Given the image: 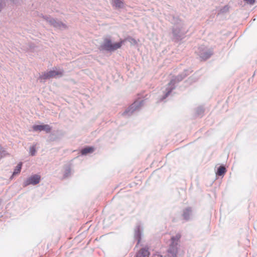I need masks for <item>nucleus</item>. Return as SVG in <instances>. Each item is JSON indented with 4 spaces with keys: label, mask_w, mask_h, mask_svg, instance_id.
Here are the masks:
<instances>
[{
    "label": "nucleus",
    "mask_w": 257,
    "mask_h": 257,
    "mask_svg": "<svg viewBox=\"0 0 257 257\" xmlns=\"http://www.w3.org/2000/svg\"><path fill=\"white\" fill-rule=\"evenodd\" d=\"M172 23L174 24L172 29L173 38L176 40H181L188 31L184 23L177 18H174Z\"/></svg>",
    "instance_id": "1"
},
{
    "label": "nucleus",
    "mask_w": 257,
    "mask_h": 257,
    "mask_svg": "<svg viewBox=\"0 0 257 257\" xmlns=\"http://www.w3.org/2000/svg\"><path fill=\"white\" fill-rule=\"evenodd\" d=\"M144 100H137L135 101L122 114L123 116H130L136 111L139 110L143 105Z\"/></svg>",
    "instance_id": "4"
},
{
    "label": "nucleus",
    "mask_w": 257,
    "mask_h": 257,
    "mask_svg": "<svg viewBox=\"0 0 257 257\" xmlns=\"http://www.w3.org/2000/svg\"><path fill=\"white\" fill-rule=\"evenodd\" d=\"M187 74L186 73H183V74L179 75L175 78L172 79L168 83V86L166 88V92L163 97L161 98V100H163L165 99L170 94L172 91L174 89L175 87V84L182 80L187 76Z\"/></svg>",
    "instance_id": "2"
},
{
    "label": "nucleus",
    "mask_w": 257,
    "mask_h": 257,
    "mask_svg": "<svg viewBox=\"0 0 257 257\" xmlns=\"http://www.w3.org/2000/svg\"><path fill=\"white\" fill-rule=\"evenodd\" d=\"M225 172H226L225 168L223 166H220L217 170L216 174L218 176H222L225 173Z\"/></svg>",
    "instance_id": "17"
},
{
    "label": "nucleus",
    "mask_w": 257,
    "mask_h": 257,
    "mask_svg": "<svg viewBox=\"0 0 257 257\" xmlns=\"http://www.w3.org/2000/svg\"><path fill=\"white\" fill-rule=\"evenodd\" d=\"M121 42H116L112 44L110 39L106 38L104 39L103 44L101 45L102 50L113 51L121 47Z\"/></svg>",
    "instance_id": "3"
},
{
    "label": "nucleus",
    "mask_w": 257,
    "mask_h": 257,
    "mask_svg": "<svg viewBox=\"0 0 257 257\" xmlns=\"http://www.w3.org/2000/svg\"><path fill=\"white\" fill-rule=\"evenodd\" d=\"M36 150L34 147H32L30 148V153L32 156H34L35 154Z\"/></svg>",
    "instance_id": "19"
},
{
    "label": "nucleus",
    "mask_w": 257,
    "mask_h": 257,
    "mask_svg": "<svg viewBox=\"0 0 257 257\" xmlns=\"http://www.w3.org/2000/svg\"><path fill=\"white\" fill-rule=\"evenodd\" d=\"M192 210L190 207H187L183 211L182 216L186 220H189L192 216Z\"/></svg>",
    "instance_id": "10"
},
{
    "label": "nucleus",
    "mask_w": 257,
    "mask_h": 257,
    "mask_svg": "<svg viewBox=\"0 0 257 257\" xmlns=\"http://www.w3.org/2000/svg\"><path fill=\"white\" fill-rule=\"evenodd\" d=\"M70 174H71V170L69 168L65 169V177L68 176V175Z\"/></svg>",
    "instance_id": "20"
},
{
    "label": "nucleus",
    "mask_w": 257,
    "mask_h": 257,
    "mask_svg": "<svg viewBox=\"0 0 257 257\" xmlns=\"http://www.w3.org/2000/svg\"><path fill=\"white\" fill-rule=\"evenodd\" d=\"M197 112L198 114H200L203 112V110L202 108L200 107L197 109Z\"/></svg>",
    "instance_id": "22"
},
{
    "label": "nucleus",
    "mask_w": 257,
    "mask_h": 257,
    "mask_svg": "<svg viewBox=\"0 0 257 257\" xmlns=\"http://www.w3.org/2000/svg\"><path fill=\"white\" fill-rule=\"evenodd\" d=\"M177 249L173 248L169 249L168 257H177Z\"/></svg>",
    "instance_id": "15"
},
{
    "label": "nucleus",
    "mask_w": 257,
    "mask_h": 257,
    "mask_svg": "<svg viewBox=\"0 0 257 257\" xmlns=\"http://www.w3.org/2000/svg\"><path fill=\"white\" fill-rule=\"evenodd\" d=\"M40 176L38 175H35L29 178L24 183L23 186L26 187L30 184L36 185L39 183Z\"/></svg>",
    "instance_id": "7"
},
{
    "label": "nucleus",
    "mask_w": 257,
    "mask_h": 257,
    "mask_svg": "<svg viewBox=\"0 0 257 257\" xmlns=\"http://www.w3.org/2000/svg\"><path fill=\"white\" fill-rule=\"evenodd\" d=\"M33 129L35 131H45L47 133L51 132V127L48 124L34 125L33 126Z\"/></svg>",
    "instance_id": "8"
},
{
    "label": "nucleus",
    "mask_w": 257,
    "mask_h": 257,
    "mask_svg": "<svg viewBox=\"0 0 257 257\" xmlns=\"http://www.w3.org/2000/svg\"><path fill=\"white\" fill-rule=\"evenodd\" d=\"M140 257H147L149 254L148 249L146 248H142L137 253Z\"/></svg>",
    "instance_id": "13"
},
{
    "label": "nucleus",
    "mask_w": 257,
    "mask_h": 257,
    "mask_svg": "<svg viewBox=\"0 0 257 257\" xmlns=\"http://www.w3.org/2000/svg\"><path fill=\"white\" fill-rule=\"evenodd\" d=\"M113 6L116 8H122L124 6V4L122 0H111Z\"/></svg>",
    "instance_id": "12"
},
{
    "label": "nucleus",
    "mask_w": 257,
    "mask_h": 257,
    "mask_svg": "<svg viewBox=\"0 0 257 257\" xmlns=\"http://www.w3.org/2000/svg\"><path fill=\"white\" fill-rule=\"evenodd\" d=\"M62 73L57 70H51L48 72L43 73L39 77L41 80L49 79L56 77L59 75H62Z\"/></svg>",
    "instance_id": "5"
},
{
    "label": "nucleus",
    "mask_w": 257,
    "mask_h": 257,
    "mask_svg": "<svg viewBox=\"0 0 257 257\" xmlns=\"http://www.w3.org/2000/svg\"><path fill=\"white\" fill-rule=\"evenodd\" d=\"M229 7L227 5L225 6L224 7H223L222 8H221L219 10V14L226 13L229 11Z\"/></svg>",
    "instance_id": "18"
},
{
    "label": "nucleus",
    "mask_w": 257,
    "mask_h": 257,
    "mask_svg": "<svg viewBox=\"0 0 257 257\" xmlns=\"http://www.w3.org/2000/svg\"><path fill=\"white\" fill-rule=\"evenodd\" d=\"M22 166V163L20 162L19 163L17 167H16L14 172H13V175H16L19 173H20L21 169Z\"/></svg>",
    "instance_id": "16"
},
{
    "label": "nucleus",
    "mask_w": 257,
    "mask_h": 257,
    "mask_svg": "<svg viewBox=\"0 0 257 257\" xmlns=\"http://www.w3.org/2000/svg\"><path fill=\"white\" fill-rule=\"evenodd\" d=\"M143 230L142 226L139 223L137 225L135 229V237L138 240V244L140 243L141 238V232Z\"/></svg>",
    "instance_id": "9"
},
{
    "label": "nucleus",
    "mask_w": 257,
    "mask_h": 257,
    "mask_svg": "<svg viewBox=\"0 0 257 257\" xmlns=\"http://www.w3.org/2000/svg\"><path fill=\"white\" fill-rule=\"evenodd\" d=\"M94 150V149L93 147H86L83 149L81 152L82 155H85L88 153H91L93 152Z\"/></svg>",
    "instance_id": "14"
},
{
    "label": "nucleus",
    "mask_w": 257,
    "mask_h": 257,
    "mask_svg": "<svg viewBox=\"0 0 257 257\" xmlns=\"http://www.w3.org/2000/svg\"><path fill=\"white\" fill-rule=\"evenodd\" d=\"M244 1H245L247 4H249V5H253L255 2V0H244Z\"/></svg>",
    "instance_id": "21"
},
{
    "label": "nucleus",
    "mask_w": 257,
    "mask_h": 257,
    "mask_svg": "<svg viewBox=\"0 0 257 257\" xmlns=\"http://www.w3.org/2000/svg\"><path fill=\"white\" fill-rule=\"evenodd\" d=\"M134 257H140V256H139L138 255V254H136V255Z\"/></svg>",
    "instance_id": "23"
},
{
    "label": "nucleus",
    "mask_w": 257,
    "mask_h": 257,
    "mask_svg": "<svg viewBox=\"0 0 257 257\" xmlns=\"http://www.w3.org/2000/svg\"><path fill=\"white\" fill-rule=\"evenodd\" d=\"M198 55L201 59L205 60L212 55V51L210 50H207L204 47H201L198 48L197 52Z\"/></svg>",
    "instance_id": "6"
},
{
    "label": "nucleus",
    "mask_w": 257,
    "mask_h": 257,
    "mask_svg": "<svg viewBox=\"0 0 257 257\" xmlns=\"http://www.w3.org/2000/svg\"><path fill=\"white\" fill-rule=\"evenodd\" d=\"M180 235L177 234L175 236H172L171 237V244H170V247L169 249H177V245L178 244V242L180 238Z\"/></svg>",
    "instance_id": "11"
}]
</instances>
